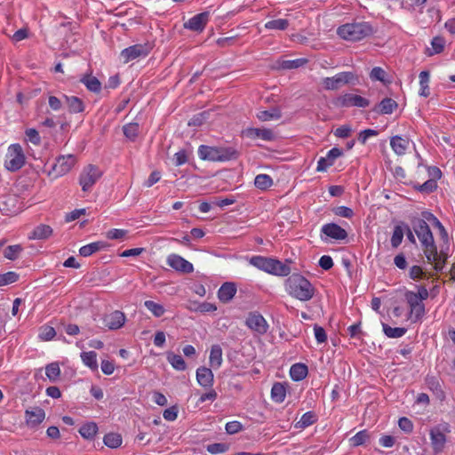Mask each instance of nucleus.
I'll use <instances>...</instances> for the list:
<instances>
[{
    "label": "nucleus",
    "instance_id": "nucleus-1",
    "mask_svg": "<svg viewBox=\"0 0 455 455\" xmlns=\"http://www.w3.org/2000/svg\"><path fill=\"white\" fill-rule=\"evenodd\" d=\"M286 291L301 301L309 300L315 293L311 283L299 274H293L288 277L285 283Z\"/></svg>",
    "mask_w": 455,
    "mask_h": 455
},
{
    "label": "nucleus",
    "instance_id": "nucleus-2",
    "mask_svg": "<svg viewBox=\"0 0 455 455\" xmlns=\"http://www.w3.org/2000/svg\"><path fill=\"white\" fill-rule=\"evenodd\" d=\"M413 229L424 248L427 260L435 261L437 259V251L429 226L424 220H418L413 225Z\"/></svg>",
    "mask_w": 455,
    "mask_h": 455
},
{
    "label": "nucleus",
    "instance_id": "nucleus-3",
    "mask_svg": "<svg viewBox=\"0 0 455 455\" xmlns=\"http://www.w3.org/2000/svg\"><path fill=\"white\" fill-rule=\"evenodd\" d=\"M250 263L259 270L278 276H287L291 273L288 264L272 258L253 256L251 258Z\"/></svg>",
    "mask_w": 455,
    "mask_h": 455
},
{
    "label": "nucleus",
    "instance_id": "nucleus-4",
    "mask_svg": "<svg viewBox=\"0 0 455 455\" xmlns=\"http://www.w3.org/2000/svg\"><path fill=\"white\" fill-rule=\"evenodd\" d=\"M236 151L233 148H219L201 145L198 156L204 161L225 162L235 158Z\"/></svg>",
    "mask_w": 455,
    "mask_h": 455
},
{
    "label": "nucleus",
    "instance_id": "nucleus-5",
    "mask_svg": "<svg viewBox=\"0 0 455 455\" xmlns=\"http://www.w3.org/2000/svg\"><path fill=\"white\" fill-rule=\"evenodd\" d=\"M372 32L371 27L366 22L347 23L340 26L338 35L348 41H359L370 36Z\"/></svg>",
    "mask_w": 455,
    "mask_h": 455
},
{
    "label": "nucleus",
    "instance_id": "nucleus-6",
    "mask_svg": "<svg viewBox=\"0 0 455 455\" xmlns=\"http://www.w3.org/2000/svg\"><path fill=\"white\" fill-rule=\"evenodd\" d=\"M25 163L26 156L22 147L18 143L11 144L5 155L4 167L10 172H17Z\"/></svg>",
    "mask_w": 455,
    "mask_h": 455
},
{
    "label": "nucleus",
    "instance_id": "nucleus-7",
    "mask_svg": "<svg viewBox=\"0 0 455 455\" xmlns=\"http://www.w3.org/2000/svg\"><path fill=\"white\" fill-rule=\"evenodd\" d=\"M358 76L349 71L340 72L331 77H325L323 80V85L326 90H337L347 84H356Z\"/></svg>",
    "mask_w": 455,
    "mask_h": 455
},
{
    "label": "nucleus",
    "instance_id": "nucleus-8",
    "mask_svg": "<svg viewBox=\"0 0 455 455\" xmlns=\"http://www.w3.org/2000/svg\"><path fill=\"white\" fill-rule=\"evenodd\" d=\"M75 163L76 159L73 155L60 156L52 164L48 175L52 179L61 177L72 169Z\"/></svg>",
    "mask_w": 455,
    "mask_h": 455
},
{
    "label": "nucleus",
    "instance_id": "nucleus-9",
    "mask_svg": "<svg viewBox=\"0 0 455 455\" xmlns=\"http://www.w3.org/2000/svg\"><path fill=\"white\" fill-rule=\"evenodd\" d=\"M450 432L447 424L439 425L430 429L429 435L433 451L435 454L443 451L446 443V433Z\"/></svg>",
    "mask_w": 455,
    "mask_h": 455
},
{
    "label": "nucleus",
    "instance_id": "nucleus-10",
    "mask_svg": "<svg viewBox=\"0 0 455 455\" xmlns=\"http://www.w3.org/2000/svg\"><path fill=\"white\" fill-rule=\"evenodd\" d=\"M100 170L94 165H88L84 167L79 177V184L82 190L86 192L90 191L101 176Z\"/></svg>",
    "mask_w": 455,
    "mask_h": 455
},
{
    "label": "nucleus",
    "instance_id": "nucleus-11",
    "mask_svg": "<svg viewBox=\"0 0 455 455\" xmlns=\"http://www.w3.org/2000/svg\"><path fill=\"white\" fill-rule=\"evenodd\" d=\"M405 299L410 306V316L413 322L420 320L425 315V305L418 299L416 293L413 291H407L405 293Z\"/></svg>",
    "mask_w": 455,
    "mask_h": 455
},
{
    "label": "nucleus",
    "instance_id": "nucleus-12",
    "mask_svg": "<svg viewBox=\"0 0 455 455\" xmlns=\"http://www.w3.org/2000/svg\"><path fill=\"white\" fill-rule=\"evenodd\" d=\"M150 52V47L147 44H134L124 49L120 57L124 63H128L140 57H146Z\"/></svg>",
    "mask_w": 455,
    "mask_h": 455
},
{
    "label": "nucleus",
    "instance_id": "nucleus-13",
    "mask_svg": "<svg viewBox=\"0 0 455 455\" xmlns=\"http://www.w3.org/2000/svg\"><path fill=\"white\" fill-rule=\"evenodd\" d=\"M246 326L258 334H265L267 331L268 324L266 319L258 312H251L246 318Z\"/></svg>",
    "mask_w": 455,
    "mask_h": 455
},
{
    "label": "nucleus",
    "instance_id": "nucleus-14",
    "mask_svg": "<svg viewBox=\"0 0 455 455\" xmlns=\"http://www.w3.org/2000/svg\"><path fill=\"white\" fill-rule=\"evenodd\" d=\"M166 263L169 267L180 273L189 274L194 271L192 263L175 253L170 254L167 257Z\"/></svg>",
    "mask_w": 455,
    "mask_h": 455
},
{
    "label": "nucleus",
    "instance_id": "nucleus-15",
    "mask_svg": "<svg viewBox=\"0 0 455 455\" xmlns=\"http://www.w3.org/2000/svg\"><path fill=\"white\" fill-rule=\"evenodd\" d=\"M209 12L198 13L185 22L184 28L195 32H202L209 21Z\"/></svg>",
    "mask_w": 455,
    "mask_h": 455
},
{
    "label": "nucleus",
    "instance_id": "nucleus-16",
    "mask_svg": "<svg viewBox=\"0 0 455 455\" xmlns=\"http://www.w3.org/2000/svg\"><path fill=\"white\" fill-rule=\"evenodd\" d=\"M45 419V412L41 407H33L25 411V421L28 427L35 428Z\"/></svg>",
    "mask_w": 455,
    "mask_h": 455
},
{
    "label": "nucleus",
    "instance_id": "nucleus-17",
    "mask_svg": "<svg viewBox=\"0 0 455 455\" xmlns=\"http://www.w3.org/2000/svg\"><path fill=\"white\" fill-rule=\"evenodd\" d=\"M338 104L341 107L365 108L369 106V100L360 95L346 93L338 99Z\"/></svg>",
    "mask_w": 455,
    "mask_h": 455
},
{
    "label": "nucleus",
    "instance_id": "nucleus-18",
    "mask_svg": "<svg viewBox=\"0 0 455 455\" xmlns=\"http://www.w3.org/2000/svg\"><path fill=\"white\" fill-rule=\"evenodd\" d=\"M343 155V151L339 148H332L330 149L326 156L320 157L317 161L316 170L318 172H325L330 166H331L335 160Z\"/></svg>",
    "mask_w": 455,
    "mask_h": 455
},
{
    "label": "nucleus",
    "instance_id": "nucleus-19",
    "mask_svg": "<svg viewBox=\"0 0 455 455\" xmlns=\"http://www.w3.org/2000/svg\"><path fill=\"white\" fill-rule=\"evenodd\" d=\"M126 317L125 315L119 311L116 310L104 317V324L109 330H118L124 326L125 323Z\"/></svg>",
    "mask_w": 455,
    "mask_h": 455
},
{
    "label": "nucleus",
    "instance_id": "nucleus-20",
    "mask_svg": "<svg viewBox=\"0 0 455 455\" xmlns=\"http://www.w3.org/2000/svg\"><path fill=\"white\" fill-rule=\"evenodd\" d=\"M321 231L326 237L334 240H343L347 236V231L335 223L323 225Z\"/></svg>",
    "mask_w": 455,
    "mask_h": 455
},
{
    "label": "nucleus",
    "instance_id": "nucleus-21",
    "mask_svg": "<svg viewBox=\"0 0 455 455\" xmlns=\"http://www.w3.org/2000/svg\"><path fill=\"white\" fill-rule=\"evenodd\" d=\"M212 369L211 367L201 366L196 370V380L204 388L212 387L213 385L214 375Z\"/></svg>",
    "mask_w": 455,
    "mask_h": 455
},
{
    "label": "nucleus",
    "instance_id": "nucleus-22",
    "mask_svg": "<svg viewBox=\"0 0 455 455\" xmlns=\"http://www.w3.org/2000/svg\"><path fill=\"white\" fill-rule=\"evenodd\" d=\"M246 137L250 139H261L265 141H271L275 135L270 129L248 128L244 131Z\"/></svg>",
    "mask_w": 455,
    "mask_h": 455
},
{
    "label": "nucleus",
    "instance_id": "nucleus-23",
    "mask_svg": "<svg viewBox=\"0 0 455 455\" xmlns=\"http://www.w3.org/2000/svg\"><path fill=\"white\" fill-rule=\"evenodd\" d=\"M222 348L219 344H214L211 347L209 365L213 370H218L221 367L223 362Z\"/></svg>",
    "mask_w": 455,
    "mask_h": 455
},
{
    "label": "nucleus",
    "instance_id": "nucleus-24",
    "mask_svg": "<svg viewBox=\"0 0 455 455\" xmlns=\"http://www.w3.org/2000/svg\"><path fill=\"white\" fill-rule=\"evenodd\" d=\"M409 145L410 140L407 138L396 135L390 139V146L393 151L398 156L404 155L409 148Z\"/></svg>",
    "mask_w": 455,
    "mask_h": 455
},
{
    "label": "nucleus",
    "instance_id": "nucleus-25",
    "mask_svg": "<svg viewBox=\"0 0 455 455\" xmlns=\"http://www.w3.org/2000/svg\"><path fill=\"white\" fill-rule=\"evenodd\" d=\"M236 293V286L233 283H223L218 291V297L222 302L230 301Z\"/></svg>",
    "mask_w": 455,
    "mask_h": 455
},
{
    "label": "nucleus",
    "instance_id": "nucleus-26",
    "mask_svg": "<svg viewBox=\"0 0 455 455\" xmlns=\"http://www.w3.org/2000/svg\"><path fill=\"white\" fill-rule=\"evenodd\" d=\"M52 235V228L45 224H40L34 228L28 235L29 239L44 240L49 238Z\"/></svg>",
    "mask_w": 455,
    "mask_h": 455
},
{
    "label": "nucleus",
    "instance_id": "nucleus-27",
    "mask_svg": "<svg viewBox=\"0 0 455 455\" xmlns=\"http://www.w3.org/2000/svg\"><path fill=\"white\" fill-rule=\"evenodd\" d=\"M64 98L70 113L77 114L84 110V103L80 98L68 95H64Z\"/></svg>",
    "mask_w": 455,
    "mask_h": 455
},
{
    "label": "nucleus",
    "instance_id": "nucleus-28",
    "mask_svg": "<svg viewBox=\"0 0 455 455\" xmlns=\"http://www.w3.org/2000/svg\"><path fill=\"white\" fill-rule=\"evenodd\" d=\"M166 358L174 370L183 371L187 369V363L180 355L174 354L173 352H168L166 354Z\"/></svg>",
    "mask_w": 455,
    "mask_h": 455
},
{
    "label": "nucleus",
    "instance_id": "nucleus-29",
    "mask_svg": "<svg viewBox=\"0 0 455 455\" xmlns=\"http://www.w3.org/2000/svg\"><path fill=\"white\" fill-rule=\"evenodd\" d=\"M286 397V387L281 382H275L271 388V398L275 403H281Z\"/></svg>",
    "mask_w": 455,
    "mask_h": 455
},
{
    "label": "nucleus",
    "instance_id": "nucleus-30",
    "mask_svg": "<svg viewBox=\"0 0 455 455\" xmlns=\"http://www.w3.org/2000/svg\"><path fill=\"white\" fill-rule=\"evenodd\" d=\"M80 82L92 92H100L101 91V83L95 76L84 75L80 78Z\"/></svg>",
    "mask_w": 455,
    "mask_h": 455
},
{
    "label": "nucleus",
    "instance_id": "nucleus-31",
    "mask_svg": "<svg viewBox=\"0 0 455 455\" xmlns=\"http://www.w3.org/2000/svg\"><path fill=\"white\" fill-rule=\"evenodd\" d=\"M307 375V367L303 363H295L290 369L291 379L294 381H300Z\"/></svg>",
    "mask_w": 455,
    "mask_h": 455
},
{
    "label": "nucleus",
    "instance_id": "nucleus-32",
    "mask_svg": "<svg viewBox=\"0 0 455 455\" xmlns=\"http://www.w3.org/2000/svg\"><path fill=\"white\" fill-rule=\"evenodd\" d=\"M83 363L92 371L98 370L97 354L94 351L82 352L80 355Z\"/></svg>",
    "mask_w": 455,
    "mask_h": 455
},
{
    "label": "nucleus",
    "instance_id": "nucleus-33",
    "mask_svg": "<svg viewBox=\"0 0 455 455\" xmlns=\"http://www.w3.org/2000/svg\"><path fill=\"white\" fill-rule=\"evenodd\" d=\"M60 367L58 362H53L45 366V375L50 382L55 383L60 377Z\"/></svg>",
    "mask_w": 455,
    "mask_h": 455
},
{
    "label": "nucleus",
    "instance_id": "nucleus-34",
    "mask_svg": "<svg viewBox=\"0 0 455 455\" xmlns=\"http://www.w3.org/2000/svg\"><path fill=\"white\" fill-rule=\"evenodd\" d=\"M98 433V426L95 422H87L84 424L80 429L79 434L83 438L92 440Z\"/></svg>",
    "mask_w": 455,
    "mask_h": 455
},
{
    "label": "nucleus",
    "instance_id": "nucleus-35",
    "mask_svg": "<svg viewBox=\"0 0 455 455\" xmlns=\"http://www.w3.org/2000/svg\"><path fill=\"white\" fill-rule=\"evenodd\" d=\"M1 204L5 206L1 207L2 211H4L6 214H17L20 212V207L17 206V199L13 196L4 197V201L0 202Z\"/></svg>",
    "mask_w": 455,
    "mask_h": 455
},
{
    "label": "nucleus",
    "instance_id": "nucleus-36",
    "mask_svg": "<svg viewBox=\"0 0 455 455\" xmlns=\"http://www.w3.org/2000/svg\"><path fill=\"white\" fill-rule=\"evenodd\" d=\"M370 79L372 82H381L384 84H387L390 83V80L387 78V72L380 67L373 68L370 72Z\"/></svg>",
    "mask_w": 455,
    "mask_h": 455
},
{
    "label": "nucleus",
    "instance_id": "nucleus-37",
    "mask_svg": "<svg viewBox=\"0 0 455 455\" xmlns=\"http://www.w3.org/2000/svg\"><path fill=\"white\" fill-rule=\"evenodd\" d=\"M382 329L385 335L391 339H397L403 337L407 330L403 327H391L387 323H382Z\"/></svg>",
    "mask_w": 455,
    "mask_h": 455
},
{
    "label": "nucleus",
    "instance_id": "nucleus-38",
    "mask_svg": "<svg viewBox=\"0 0 455 455\" xmlns=\"http://www.w3.org/2000/svg\"><path fill=\"white\" fill-rule=\"evenodd\" d=\"M281 116V110L278 108H273L269 110H262L257 114V117L263 122L278 120Z\"/></svg>",
    "mask_w": 455,
    "mask_h": 455
},
{
    "label": "nucleus",
    "instance_id": "nucleus-39",
    "mask_svg": "<svg viewBox=\"0 0 455 455\" xmlns=\"http://www.w3.org/2000/svg\"><path fill=\"white\" fill-rule=\"evenodd\" d=\"M396 108L397 103L394 100L386 98L379 104L378 111L383 115H389L392 114Z\"/></svg>",
    "mask_w": 455,
    "mask_h": 455
},
{
    "label": "nucleus",
    "instance_id": "nucleus-40",
    "mask_svg": "<svg viewBox=\"0 0 455 455\" xmlns=\"http://www.w3.org/2000/svg\"><path fill=\"white\" fill-rule=\"evenodd\" d=\"M104 246L102 242H94L89 244L84 245L80 248L79 253L83 257H89L94 252L100 251Z\"/></svg>",
    "mask_w": 455,
    "mask_h": 455
},
{
    "label": "nucleus",
    "instance_id": "nucleus-41",
    "mask_svg": "<svg viewBox=\"0 0 455 455\" xmlns=\"http://www.w3.org/2000/svg\"><path fill=\"white\" fill-rule=\"evenodd\" d=\"M445 40L441 36H435L431 41V48L427 49V55L432 56L443 51Z\"/></svg>",
    "mask_w": 455,
    "mask_h": 455
},
{
    "label": "nucleus",
    "instance_id": "nucleus-42",
    "mask_svg": "<svg viewBox=\"0 0 455 455\" xmlns=\"http://www.w3.org/2000/svg\"><path fill=\"white\" fill-rule=\"evenodd\" d=\"M144 306L156 317H161L165 313L164 307L162 304L156 303L153 300H146L144 302Z\"/></svg>",
    "mask_w": 455,
    "mask_h": 455
},
{
    "label": "nucleus",
    "instance_id": "nucleus-43",
    "mask_svg": "<svg viewBox=\"0 0 455 455\" xmlns=\"http://www.w3.org/2000/svg\"><path fill=\"white\" fill-rule=\"evenodd\" d=\"M286 19L272 20L265 23V28L268 30H285L289 26Z\"/></svg>",
    "mask_w": 455,
    "mask_h": 455
},
{
    "label": "nucleus",
    "instance_id": "nucleus-44",
    "mask_svg": "<svg viewBox=\"0 0 455 455\" xmlns=\"http://www.w3.org/2000/svg\"><path fill=\"white\" fill-rule=\"evenodd\" d=\"M104 444L109 448L115 449L122 444V437L116 433H108L103 438Z\"/></svg>",
    "mask_w": 455,
    "mask_h": 455
},
{
    "label": "nucleus",
    "instance_id": "nucleus-45",
    "mask_svg": "<svg viewBox=\"0 0 455 455\" xmlns=\"http://www.w3.org/2000/svg\"><path fill=\"white\" fill-rule=\"evenodd\" d=\"M316 421V415L313 411H307L304 413L300 419L297 422L296 427L305 428Z\"/></svg>",
    "mask_w": 455,
    "mask_h": 455
},
{
    "label": "nucleus",
    "instance_id": "nucleus-46",
    "mask_svg": "<svg viewBox=\"0 0 455 455\" xmlns=\"http://www.w3.org/2000/svg\"><path fill=\"white\" fill-rule=\"evenodd\" d=\"M420 92L419 95L427 97L429 95V73L427 71H421L419 76Z\"/></svg>",
    "mask_w": 455,
    "mask_h": 455
},
{
    "label": "nucleus",
    "instance_id": "nucleus-47",
    "mask_svg": "<svg viewBox=\"0 0 455 455\" xmlns=\"http://www.w3.org/2000/svg\"><path fill=\"white\" fill-rule=\"evenodd\" d=\"M273 184L271 177L267 174H259L255 177L254 185L259 189H267Z\"/></svg>",
    "mask_w": 455,
    "mask_h": 455
},
{
    "label": "nucleus",
    "instance_id": "nucleus-48",
    "mask_svg": "<svg viewBox=\"0 0 455 455\" xmlns=\"http://www.w3.org/2000/svg\"><path fill=\"white\" fill-rule=\"evenodd\" d=\"M123 132L128 140L134 141L139 133V124L136 123L127 124L124 125Z\"/></svg>",
    "mask_w": 455,
    "mask_h": 455
},
{
    "label": "nucleus",
    "instance_id": "nucleus-49",
    "mask_svg": "<svg viewBox=\"0 0 455 455\" xmlns=\"http://www.w3.org/2000/svg\"><path fill=\"white\" fill-rule=\"evenodd\" d=\"M56 335V331L53 327L50 325H43L39 329L38 338L44 341H49L52 339Z\"/></svg>",
    "mask_w": 455,
    "mask_h": 455
},
{
    "label": "nucleus",
    "instance_id": "nucleus-50",
    "mask_svg": "<svg viewBox=\"0 0 455 455\" xmlns=\"http://www.w3.org/2000/svg\"><path fill=\"white\" fill-rule=\"evenodd\" d=\"M403 230L401 226H395L391 236V245L393 248H397L403 242Z\"/></svg>",
    "mask_w": 455,
    "mask_h": 455
},
{
    "label": "nucleus",
    "instance_id": "nucleus-51",
    "mask_svg": "<svg viewBox=\"0 0 455 455\" xmlns=\"http://www.w3.org/2000/svg\"><path fill=\"white\" fill-rule=\"evenodd\" d=\"M22 251V247L20 244L10 245L5 248L4 255L6 259L13 260L18 258Z\"/></svg>",
    "mask_w": 455,
    "mask_h": 455
},
{
    "label": "nucleus",
    "instance_id": "nucleus-52",
    "mask_svg": "<svg viewBox=\"0 0 455 455\" xmlns=\"http://www.w3.org/2000/svg\"><path fill=\"white\" fill-rule=\"evenodd\" d=\"M437 188V183L435 179H429L426 182L417 187V189L421 193L429 194L435 190Z\"/></svg>",
    "mask_w": 455,
    "mask_h": 455
},
{
    "label": "nucleus",
    "instance_id": "nucleus-53",
    "mask_svg": "<svg viewBox=\"0 0 455 455\" xmlns=\"http://www.w3.org/2000/svg\"><path fill=\"white\" fill-rule=\"evenodd\" d=\"M19 278L18 274L15 272H7L0 275V286L7 285L15 283Z\"/></svg>",
    "mask_w": 455,
    "mask_h": 455
},
{
    "label": "nucleus",
    "instance_id": "nucleus-54",
    "mask_svg": "<svg viewBox=\"0 0 455 455\" xmlns=\"http://www.w3.org/2000/svg\"><path fill=\"white\" fill-rule=\"evenodd\" d=\"M126 235L127 230L125 229L113 228L107 233V237L112 240H121L124 239Z\"/></svg>",
    "mask_w": 455,
    "mask_h": 455
},
{
    "label": "nucleus",
    "instance_id": "nucleus-55",
    "mask_svg": "<svg viewBox=\"0 0 455 455\" xmlns=\"http://www.w3.org/2000/svg\"><path fill=\"white\" fill-rule=\"evenodd\" d=\"M228 450V446L222 443H216L207 446V451L211 454H221Z\"/></svg>",
    "mask_w": 455,
    "mask_h": 455
},
{
    "label": "nucleus",
    "instance_id": "nucleus-56",
    "mask_svg": "<svg viewBox=\"0 0 455 455\" xmlns=\"http://www.w3.org/2000/svg\"><path fill=\"white\" fill-rule=\"evenodd\" d=\"M378 134H379V132L376 130L366 129V130L360 132V133L358 134V140L362 144H365L369 138L375 137Z\"/></svg>",
    "mask_w": 455,
    "mask_h": 455
},
{
    "label": "nucleus",
    "instance_id": "nucleus-57",
    "mask_svg": "<svg viewBox=\"0 0 455 455\" xmlns=\"http://www.w3.org/2000/svg\"><path fill=\"white\" fill-rule=\"evenodd\" d=\"M369 438V435L365 430L360 431L357 434H355L351 441L354 445L358 446L366 442V440Z\"/></svg>",
    "mask_w": 455,
    "mask_h": 455
},
{
    "label": "nucleus",
    "instance_id": "nucleus-58",
    "mask_svg": "<svg viewBox=\"0 0 455 455\" xmlns=\"http://www.w3.org/2000/svg\"><path fill=\"white\" fill-rule=\"evenodd\" d=\"M225 428H226L227 433H228L230 435H234L242 430L243 425L239 421L234 420V421L228 422L226 424Z\"/></svg>",
    "mask_w": 455,
    "mask_h": 455
},
{
    "label": "nucleus",
    "instance_id": "nucleus-59",
    "mask_svg": "<svg viewBox=\"0 0 455 455\" xmlns=\"http://www.w3.org/2000/svg\"><path fill=\"white\" fill-rule=\"evenodd\" d=\"M314 333H315V338L317 343L321 344V343H323L326 341L327 335L323 327L315 325L314 327Z\"/></svg>",
    "mask_w": 455,
    "mask_h": 455
},
{
    "label": "nucleus",
    "instance_id": "nucleus-60",
    "mask_svg": "<svg viewBox=\"0 0 455 455\" xmlns=\"http://www.w3.org/2000/svg\"><path fill=\"white\" fill-rule=\"evenodd\" d=\"M26 136L28 140L33 143L34 145H37L40 143V136L38 132L36 129L30 128L26 131Z\"/></svg>",
    "mask_w": 455,
    "mask_h": 455
},
{
    "label": "nucleus",
    "instance_id": "nucleus-61",
    "mask_svg": "<svg viewBox=\"0 0 455 455\" xmlns=\"http://www.w3.org/2000/svg\"><path fill=\"white\" fill-rule=\"evenodd\" d=\"M334 213L343 218H351L354 215V212L351 208L347 206H339L334 210Z\"/></svg>",
    "mask_w": 455,
    "mask_h": 455
},
{
    "label": "nucleus",
    "instance_id": "nucleus-62",
    "mask_svg": "<svg viewBox=\"0 0 455 455\" xmlns=\"http://www.w3.org/2000/svg\"><path fill=\"white\" fill-rule=\"evenodd\" d=\"M352 129L349 125H341L334 131V135L339 138H347L350 136Z\"/></svg>",
    "mask_w": 455,
    "mask_h": 455
},
{
    "label": "nucleus",
    "instance_id": "nucleus-63",
    "mask_svg": "<svg viewBox=\"0 0 455 455\" xmlns=\"http://www.w3.org/2000/svg\"><path fill=\"white\" fill-rule=\"evenodd\" d=\"M163 416L168 421H174L178 417V410L175 406L167 408L164 410Z\"/></svg>",
    "mask_w": 455,
    "mask_h": 455
},
{
    "label": "nucleus",
    "instance_id": "nucleus-64",
    "mask_svg": "<svg viewBox=\"0 0 455 455\" xmlns=\"http://www.w3.org/2000/svg\"><path fill=\"white\" fill-rule=\"evenodd\" d=\"M318 264L323 269L329 270L333 267V260L331 256L323 255L320 258Z\"/></svg>",
    "mask_w": 455,
    "mask_h": 455
}]
</instances>
